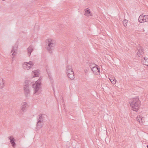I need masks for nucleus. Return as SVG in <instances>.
<instances>
[{
	"mask_svg": "<svg viewBox=\"0 0 148 148\" xmlns=\"http://www.w3.org/2000/svg\"><path fill=\"white\" fill-rule=\"evenodd\" d=\"M39 72L38 70V77H40L39 79H38V95L41 93L42 92V78L41 76H40L39 75Z\"/></svg>",
	"mask_w": 148,
	"mask_h": 148,
	"instance_id": "39448f33",
	"label": "nucleus"
},
{
	"mask_svg": "<svg viewBox=\"0 0 148 148\" xmlns=\"http://www.w3.org/2000/svg\"><path fill=\"white\" fill-rule=\"evenodd\" d=\"M92 71L95 74L97 75H99L100 74V68L96 66H94L92 68Z\"/></svg>",
	"mask_w": 148,
	"mask_h": 148,
	"instance_id": "0eeeda50",
	"label": "nucleus"
},
{
	"mask_svg": "<svg viewBox=\"0 0 148 148\" xmlns=\"http://www.w3.org/2000/svg\"><path fill=\"white\" fill-rule=\"evenodd\" d=\"M14 59V57H12V61L13 60V59Z\"/></svg>",
	"mask_w": 148,
	"mask_h": 148,
	"instance_id": "c756f323",
	"label": "nucleus"
},
{
	"mask_svg": "<svg viewBox=\"0 0 148 148\" xmlns=\"http://www.w3.org/2000/svg\"><path fill=\"white\" fill-rule=\"evenodd\" d=\"M4 86V83H3L2 84H0V88L2 89L3 88Z\"/></svg>",
	"mask_w": 148,
	"mask_h": 148,
	"instance_id": "393cba45",
	"label": "nucleus"
},
{
	"mask_svg": "<svg viewBox=\"0 0 148 148\" xmlns=\"http://www.w3.org/2000/svg\"><path fill=\"white\" fill-rule=\"evenodd\" d=\"M96 65L95 64H92V63H90V64L89 66L90 68H91V69L92 70V67H93L94 66H95Z\"/></svg>",
	"mask_w": 148,
	"mask_h": 148,
	"instance_id": "b1692460",
	"label": "nucleus"
},
{
	"mask_svg": "<svg viewBox=\"0 0 148 148\" xmlns=\"http://www.w3.org/2000/svg\"><path fill=\"white\" fill-rule=\"evenodd\" d=\"M33 64L32 62L30 61L29 62H25L23 65V69L25 70H29L33 66Z\"/></svg>",
	"mask_w": 148,
	"mask_h": 148,
	"instance_id": "423d86ee",
	"label": "nucleus"
},
{
	"mask_svg": "<svg viewBox=\"0 0 148 148\" xmlns=\"http://www.w3.org/2000/svg\"><path fill=\"white\" fill-rule=\"evenodd\" d=\"M147 148H148V145H147Z\"/></svg>",
	"mask_w": 148,
	"mask_h": 148,
	"instance_id": "7c9ffc66",
	"label": "nucleus"
},
{
	"mask_svg": "<svg viewBox=\"0 0 148 148\" xmlns=\"http://www.w3.org/2000/svg\"><path fill=\"white\" fill-rule=\"evenodd\" d=\"M143 59L141 60L142 63L144 65L148 66V58L143 57Z\"/></svg>",
	"mask_w": 148,
	"mask_h": 148,
	"instance_id": "4468645a",
	"label": "nucleus"
},
{
	"mask_svg": "<svg viewBox=\"0 0 148 148\" xmlns=\"http://www.w3.org/2000/svg\"><path fill=\"white\" fill-rule=\"evenodd\" d=\"M24 94L26 97L28 96V94H29L30 91L29 89V86H27V87H24Z\"/></svg>",
	"mask_w": 148,
	"mask_h": 148,
	"instance_id": "1a4fd4ad",
	"label": "nucleus"
},
{
	"mask_svg": "<svg viewBox=\"0 0 148 148\" xmlns=\"http://www.w3.org/2000/svg\"><path fill=\"white\" fill-rule=\"evenodd\" d=\"M32 83H33L32 86L34 91V94H36L37 92V81H36L35 83H34V82H32Z\"/></svg>",
	"mask_w": 148,
	"mask_h": 148,
	"instance_id": "9b49d317",
	"label": "nucleus"
},
{
	"mask_svg": "<svg viewBox=\"0 0 148 148\" xmlns=\"http://www.w3.org/2000/svg\"><path fill=\"white\" fill-rule=\"evenodd\" d=\"M3 83H4L3 79L2 78H0V84Z\"/></svg>",
	"mask_w": 148,
	"mask_h": 148,
	"instance_id": "bb28decb",
	"label": "nucleus"
},
{
	"mask_svg": "<svg viewBox=\"0 0 148 148\" xmlns=\"http://www.w3.org/2000/svg\"><path fill=\"white\" fill-rule=\"evenodd\" d=\"M36 127H37V123L36 124Z\"/></svg>",
	"mask_w": 148,
	"mask_h": 148,
	"instance_id": "2f4dec72",
	"label": "nucleus"
},
{
	"mask_svg": "<svg viewBox=\"0 0 148 148\" xmlns=\"http://www.w3.org/2000/svg\"><path fill=\"white\" fill-rule=\"evenodd\" d=\"M18 45L17 44H15L13 46L12 49L11 51V53L13 52V53L12 54V55L13 56H14L15 55V54H14V53H16V52L17 51L18 49Z\"/></svg>",
	"mask_w": 148,
	"mask_h": 148,
	"instance_id": "9d476101",
	"label": "nucleus"
},
{
	"mask_svg": "<svg viewBox=\"0 0 148 148\" xmlns=\"http://www.w3.org/2000/svg\"><path fill=\"white\" fill-rule=\"evenodd\" d=\"M109 79L110 82H111L112 81H113V80H115V79L114 77H110V78H109Z\"/></svg>",
	"mask_w": 148,
	"mask_h": 148,
	"instance_id": "cd10ccee",
	"label": "nucleus"
},
{
	"mask_svg": "<svg viewBox=\"0 0 148 148\" xmlns=\"http://www.w3.org/2000/svg\"><path fill=\"white\" fill-rule=\"evenodd\" d=\"M46 115L43 114H40L39 115L38 119V128H41L43 124V121L45 119Z\"/></svg>",
	"mask_w": 148,
	"mask_h": 148,
	"instance_id": "20e7f679",
	"label": "nucleus"
},
{
	"mask_svg": "<svg viewBox=\"0 0 148 148\" xmlns=\"http://www.w3.org/2000/svg\"><path fill=\"white\" fill-rule=\"evenodd\" d=\"M46 70L47 71V73L48 74V76L50 77V71L49 69V67L48 66H47L46 67Z\"/></svg>",
	"mask_w": 148,
	"mask_h": 148,
	"instance_id": "5701e85b",
	"label": "nucleus"
},
{
	"mask_svg": "<svg viewBox=\"0 0 148 148\" xmlns=\"http://www.w3.org/2000/svg\"><path fill=\"white\" fill-rule=\"evenodd\" d=\"M34 48L32 46H30L27 49V51L28 55L29 57L30 56L31 53L32 51H33Z\"/></svg>",
	"mask_w": 148,
	"mask_h": 148,
	"instance_id": "ddd939ff",
	"label": "nucleus"
},
{
	"mask_svg": "<svg viewBox=\"0 0 148 148\" xmlns=\"http://www.w3.org/2000/svg\"><path fill=\"white\" fill-rule=\"evenodd\" d=\"M144 17L143 15H140L138 18V21L140 23H142L143 22Z\"/></svg>",
	"mask_w": 148,
	"mask_h": 148,
	"instance_id": "dca6fc26",
	"label": "nucleus"
},
{
	"mask_svg": "<svg viewBox=\"0 0 148 148\" xmlns=\"http://www.w3.org/2000/svg\"><path fill=\"white\" fill-rule=\"evenodd\" d=\"M137 121H138L139 122H140V121L141 122H142L143 121H142V118L140 116H138L136 119Z\"/></svg>",
	"mask_w": 148,
	"mask_h": 148,
	"instance_id": "aec40b11",
	"label": "nucleus"
},
{
	"mask_svg": "<svg viewBox=\"0 0 148 148\" xmlns=\"http://www.w3.org/2000/svg\"><path fill=\"white\" fill-rule=\"evenodd\" d=\"M66 73L68 77L71 80H73L74 77V72L71 66L69 65L66 67Z\"/></svg>",
	"mask_w": 148,
	"mask_h": 148,
	"instance_id": "7ed1b4c3",
	"label": "nucleus"
},
{
	"mask_svg": "<svg viewBox=\"0 0 148 148\" xmlns=\"http://www.w3.org/2000/svg\"><path fill=\"white\" fill-rule=\"evenodd\" d=\"M8 138L10 140V142L12 146L13 147H15L16 145V144L15 143V140L14 139V138L12 136H11L8 137Z\"/></svg>",
	"mask_w": 148,
	"mask_h": 148,
	"instance_id": "6e6552de",
	"label": "nucleus"
},
{
	"mask_svg": "<svg viewBox=\"0 0 148 148\" xmlns=\"http://www.w3.org/2000/svg\"><path fill=\"white\" fill-rule=\"evenodd\" d=\"M49 77L50 80H51V79L52 80V78L51 76V74L50 73V77H49Z\"/></svg>",
	"mask_w": 148,
	"mask_h": 148,
	"instance_id": "c85d7f7f",
	"label": "nucleus"
},
{
	"mask_svg": "<svg viewBox=\"0 0 148 148\" xmlns=\"http://www.w3.org/2000/svg\"><path fill=\"white\" fill-rule=\"evenodd\" d=\"M32 75L33 76L32 78L37 77V70L33 71L32 73Z\"/></svg>",
	"mask_w": 148,
	"mask_h": 148,
	"instance_id": "f3484780",
	"label": "nucleus"
},
{
	"mask_svg": "<svg viewBox=\"0 0 148 148\" xmlns=\"http://www.w3.org/2000/svg\"><path fill=\"white\" fill-rule=\"evenodd\" d=\"M46 43L47 45L46 49L49 53H52L55 48L56 41L51 39H48L46 40Z\"/></svg>",
	"mask_w": 148,
	"mask_h": 148,
	"instance_id": "f03ea898",
	"label": "nucleus"
},
{
	"mask_svg": "<svg viewBox=\"0 0 148 148\" xmlns=\"http://www.w3.org/2000/svg\"><path fill=\"white\" fill-rule=\"evenodd\" d=\"M144 17L143 22H146L148 21V15H144Z\"/></svg>",
	"mask_w": 148,
	"mask_h": 148,
	"instance_id": "6ab92c4d",
	"label": "nucleus"
},
{
	"mask_svg": "<svg viewBox=\"0 0 148 148\" xmlns=\"http://www.w3.org/2000/svg\"><path fill=\"white\" fill-rule=\"evenodd\" d=\"M116 80L115 79V80H113V81H111V82L112 83V84H116Z\"/></svg>",
	"mask_w": 148,
	"mask_h": 148,
	"instance_id": "a878e982",
	"label": "nucleus"
},
{
	"mask_svg": "<svg viewBox=\"0 0 148 148\" xmlns=\"http://www.w3.org/2000/svg\"><path fill=\"white\" fill-rule=\"evenodd\" d=\"M28 106L26 102H24L22 104L21 110L23 112L25 111L28 107Z\"/></svg>",
	"mask_w": 148,
	"mask_h": 148,
	"instance_id": "f8f14e48",
	"label": "nucleus"
},
{
	"mask_svg": "<svg viewBox=\"0 0 148 148\" xmlns=\"http://www.w3.org/2000/svg\"><path fill=\"white\" fill-rule=\"evenodd\" d=\"M84 11L85 12V15L88 16H92V13L90 11V9H89L87 8L85 9Z\"/></svg>",
	"mask_w": 148,
	"mask_h": 148,
	"instance_id": "2eb2a0df",
	"label": "nucleus"
},
{
	"mask_svg": "<svg viewBox=\"0 0 148 148\" xmlns=\"http://www.w3.org/2000/svg\"><path fill=\"white\" fill-rule=\"evenodd\" d=\"M29 81L28 80H26L25 82V84L24 85V87H27V86H29Z\"/></svg>",
	"mask_w": 148,
	"mask_h": 148,
	"instance_id": "412c9836",
	"label": "nucleus"
},
{
	"mask_svg": "<svg viewBox=\"0 0 148 148\" xmlns=\"http://www.w3.org/2000/svg\"><path fill=\"white\" fill-rule=\"evenodd\" d=\"M128 21L127 20L125 19L123 21V23L124 25L125 26L127 25Z\"/></svg>",
	"mask_w": 148,
	"mask_h": 148,
	"instance_id": "4be33fe9",
	"label": "nucleus"
},
{
	"mask_svg": "<svg viewBox=\"0 0 148 148\" xmlns=\"http://www.w3.org/2000/svg\"><path fill=\"white\" fill-rule=\"evenodd\" d=\"M3 1H4L5 0H2Z\"/></svg>",
	"mask_w": 148,
	"mask_h": 148,
	"instance_id": "473e14b6",
	"label": "nucleus"
},
{
	"mask_svg": "<svg viewBox=\"0 0 148 148\" xmlns=\"http://www.w3.org/2000/svg\"><path fill=\"white\" fill-rule=\"evenodd\" d=\"M138 55L139 56V55H142L143 54V49H140L138 51V52L137 53Z\"/></svg>",
	"mask_w": 148,
	"mask_h": 148,
	"instance_id": "a211bd4d",
	"label": "nucleus"
},
{
	"mask_svg": "<svg viewBox=\"0 0 148 148\" xmlns=\"http://www.w3.org/2000/svg\"><path fill=\"white\" fill-rule=\"evenodd\" d=\"M129 103L133 110L136 112L138 111L140 106V101L138 97L136 98H132L130 99Z\"/></svg>",
	"mask_w": 148,
	"mask_h": 148,
	"instance_id": "f257e3e1",
	"label": "nucleus"
}]
</instances>
